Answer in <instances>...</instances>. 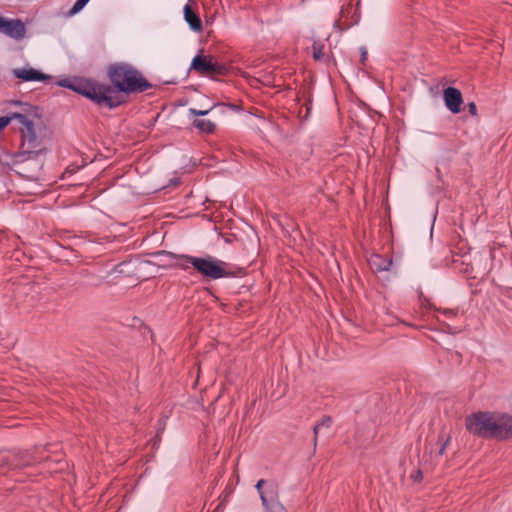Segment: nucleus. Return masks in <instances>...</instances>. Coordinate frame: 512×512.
Instances as JSON below:
<instances>
[{"mask_svg": "<svg viewBox=\"0 0 512 512\" xmlns=\"http://www.w3.org/2000/svg\"><path fill=\"white\" fill-rule=\"evenodd\" d=\"M15 104L20 106L21 110L1 116L0 131L8 126L12 120L18 121L23 126L21 129L23 155H27L26 159H33L39 154L45 153L44 149L39 148L40 141L35 131L34 121L31 118L35 115L37 108L19 101L15 102Z\"/></svg>", "mask_w": 512, "mask_h": 512, "instance_id": "f257e3e1", "label": "nucleus"}, {"mask_svg": "<svg viewBox=\"0 0 512 512\" xmlns=\"http://www.w3.org/2000/svg\"><path fill=\"white\" fill-rule=\"evenodd\" d=\"M107 75L112 84L110 87L123 102L125 100L120 93L127 95L142 93L153 87L137 68L126 62L110 64L107 69Z\"/></svg>", "mask_w": 512, "mask_h": 512, "instance_id": "f03ea898", "label": "nucleus"}, {"mask_svg": "<svg viewBox=\"0 0 512 512\" xmlns=\"http://www.w3.org/2000/svg\"><path fill=\"white\" fill-rule=\"evenodd\" d=\"M60 87L68 88L92 100L99 106L114 109L120 106L123 100L115 94L110 85L90 81H70L63 79L57 82Z\"/></svg>", "mask_w": 512, "mask_h": 512, "instance_id": "7ed1b4c3", "label": "nucleus"}, {"mask_svg": "<svg viewBox=\"0 0 512 512\" xmlns=\"http://www.w3.org/2000/svg\"><path fill=\"white\" fill-rule=\"evenodd\" d=\"M192 267L198 274L208 280H218L221 278H232L242 275L243 269L232 267L229 263L222 261L210 254L202 257L191 258Z\"/></svg>", "mask_w": 512, "mask_h": 512, "instance_id": "20e7f679", "label": "nucleus"}, {"mask_svg": "<svg viewBox=\"0 0 512 512\" xmlns=\"http://www.w3.org/2000/svg\"><path fill=\"white\" fill-rule=\"evenodd\" d=\"M495 412L478 411L465 418L466 430L477 437L492 439L494 427Z\"/></svg>", "mask_w": 512, "mask_h": 512, "instance_id": "39448f33", "label": "nucleus"}, {"mask_svg": "<svg viewBox=\"0 0 512 512\" xmlns=\"http://www.w3.org/2000/svg\"><path fill=\"white\" fill-rule=\"evenodd\" d=\"M43 457H36L31 452L25 451L13 456H0V467L8 466L12 470H21L26 467L35 465L40 462Z\"/></svg>", "mask_w": 512, "mask_h": 512, "instance_id": "423d86ee", "label": "nucleus"}, {"mask_svg": "<svg viewBox=\"0 0 512 512\" xmlns=\"http://www.w3.org/2000/svg\"><path fill=\"white\" fill-rule=\"evenodd\" d=\"M190 69L201 75H223L226 68L224 65L213 62L211 57L196 55L191 63Z\"/></svg>", "mask_w": 512, "mask_h": 512, "instance_id": "0eeeda50", "label": "nucleus"}, {"mask_svg": "<svg viewBox=\"0 0 512 512\" xmlns=\"http://www.w3.org/2000/svg\"><path fill=\"white\" fill-rule=\"evenodd\" d=\"M492 439L508 440L512 438V416L506 413L495 412Z\"/></svg>", "mask_w": 512, "mask_h": 512, "instance_id": "6e6552de", "label": "nucleus"}, {"mask_svg": "<svg viewBox=\"0 0 512 512\" xmlns=\"http://www.w3.org/2000/svg\"><path fill=\"white\" fill-rule=\"evenodd\" d=\"M0 32L12 39L20 40L25 36L26 28L19 19H6L0 16Z\"/></svg>", "mask_w": 512, "mask_h": 512, "instance_id": "1a4fd4ad", "label": "nucleus"}, {"mask_svg": "<svg viewBox=\"0 0 512 512\" xmlns=\"http://www.w3.org/2000/svg\"><path fill=\"white\" fill-rule=\"evenodd\" d=\"M261 503L264 507V512H287V509L279 499V487L270 485L269 489L262 495Z\"/></svg>", "mask_w": 512, "mask_h": 512, "instance_id": "9d476101", "label": "nucleus"}, {"mask_svg": "<svg viewBox=\"0 0 512 512\" xmlns=\"http://www.w3.org/2000/svg\"><path fill=\"white\" fill-rule=\"evenodd\" d=\"M443 99L446 108L453 114H457L461 110L463 103L462 93L455 87H447L443 91Z\"/></svg>", "mask_w": 512, "mask_h": 512, "instance_id": "9b49d317", "label": "nucleus"}, {"mask_svg": "<svg viewBox=\"0 0 512 512\" xmlns=\"http://www.w3.org/2000/svg\"><path fill=\"white\" fill-rule=\"evenodd\" d=\"M12 74L14 77L25 82L46 81L52 78L50 75L44 74L31 67L13 69Z\"/></svg>", "mask_w": 512, "mask_h": 512, "instance_id": "f8f14e48", "label": "nucleus"}, {"mask_svg": "<svg viewBox=\"0 0 512 512\" xmlns=\"http://www.w3.org/2000/svg\"><path fill=\"white\" fill-rule=\"evenodd\" d=\"M368 264L374 272H387L392 270L393 260L389 256L373 254L368 259Z\"/></svg>", "mask_w": 512, "mask_h": 512, "instance_id": "ddd939ff", "label": "nucleus"}, {"mask_svg": "<svg viewBox=\"0 0 512 512\" xmlns=\"http://www.w3.org/2000/svg\"><path fill=\"white\" fill-rule=\"evenodd\" d=\"M160 254H165L169 258L174 259L175 260V266H177L178 268H180L182 270H185V271H187L190 267H192V262L193 261L190 260V259L191 258H196V256H192V255L175 254L173 252H167V251H162V252H160Z\"/></svg>", "mask_w": 512, "mask_h": 512, "instance_id": "4468645a", "label": "nucleus"}, {"mask_svg": "<svg viewBox=\"0 0 512 512\" xmlns=\"http://www.w3.org/2000/svg\"><path fill=\"white\" fill-rule=\"evenodd\" d=\"M184 18L188 23L191 30L200 32L202 30V22L199 16L193 12L190 5L186 4L184 7Z\"/></svg>", "mask_w": 512, "mask_h": 512, "instance_id": "2eb2a0df", "label": "nucleus"}, {"mask_svg": "<svg viewBox=\"0 0 512 512\" xmlns=\"http://www.w3.org/2000/svg\"><path fill=\"white\" fill-rule=\"evenodd\" d=\"M194 128L198 129L201 133L212 134L215 131L216 124L208 119H195L192 122Z\"/></svg>", "mask_w": 512, "mask_h": 512, "instance_id": "dca6fc26", "label": "nucleus"}, {"mask_svg": "<svg viewBox=\"0 0 512 512\" xmlns=\"http://www.w3.org/2000/svg\"><path fill=\"white\" fill-rule=\"evenodd\" d=\"M332 425V418L330 416H323V418L321 419L320 422H318L314 427H313V432H314V439H313V442H314V446H316L317 444V437H318V431H319V428L320 427H326V428H329L331 427Z\"/></svg>", "mask_w": 512, "mask_h": 512, "instance_id": "f3484780", "label": "nucleus"}, {"mask_svg": "<svg viewBox=\"0 0 512 512\" xmlns=\"http://www.w3.org/2000/svg\"><path fill=\"white\" fill-rule=\"evenodd\" d=\"M270 485H273L275 487H279L278 484L275 481H266L264 479H260L256 485L255 488L259 493L260 500L262 501V495L269 489Z\"/></svg>", "mask_w": 512, "mask_h": 512, "instance_id": "a211bd4d", "label": "nucleus"}, {"mask_svg": "<svg viewBox=\"0 0 512 512\" xmlns=\"http://www.w3.org/2000/svg\"><path fill=\"white\" fill-rule=\"evenodd\" d=\"M90 0H77L69 10V15L73 16L79 13Z\"/></svg>", "mask_w": 512, "mask_h": 512, "instance_id": "6ab92c4d", "label": "nucleus"}, {"mask_svg": "<svg viewBox=\"0 0 512 512\" xmlns=\"http://www.w3.org/2000/svg\"><path fill=\"white\" fill-rule=\"evenodd\" d=\"M216 105L211 106L210 108L204 110H198L196 108H190L188 113L195 117L206 116Z\"/></svg>", "mask_w": 512, "mask_h": 512, "instance_id": "aec40b11", "label": "nucleus"}, {"mask_svg": "<svg viewBox=\"0 0 512 512\" xmlns=\"http://www.w3.org/2000/svg\"><path fill=\"white\" fill-rule=\"evenodd\" d=\"M313 58L315 60H321L323 58V53L321 48L313 46Z\"/></svg>", "mask_w": 512, "mask_h": 512, "instance_id": "412c9836", "label": "nucleus"}, {"mask_svg": "<svg viewBox=\"0 0 512 512\" xmlns=\"http://www.w3.org/2000/svg\"><path fill=\"white\" fill-rule=\"evenodd\" d=\"M450 440H451V437H447V439L443 442V444L441 445V447H440V449L438 451L439 455H443L444 454V452H445V450H446Z\"/></svg>", "mask_w": 512, "mask_h": 512, "instance_id": "4be33fe9", "label": "nucleus"}, {"mask_svg": "<svg viewBox=\"0 0 512 512\" xmlns=\"http://www.w3.org/2000/svg\"><path fill=\"white\" fill-rule=\"evenodd\" d=\"M468 110H469V113L472 115V116H475L477 115V106L474 102H470L468 104Z\"/></svg>", "mask_w": 512, "mask_h": 512, "instance_id": "5701e85b", "label": "nucleus"}, {"mask_svg": "<svg viewBox=\"0 0 512 512\" xmlns=\"http://www.w3.org/2000/svg\"><path fill=\"white\" fill-rule=\"evenodd\" d=\"M367 59V51L364 47H361V62L364 63Z\"/></svg>", "mask_w": 512, "mask_h": 512, "instance_id": "b1692460", "label": "nucleus"}, {"mask_svg": "<svg viewBox=\"0 0 512 512\" xmlns=\"http://www.w3.org/2000/svg\"><path fill=\"white\" fill-rule=\"evenodd\" d=\"M412 478L415 480V481H419L421 478H422V472L421 470H417L415 472V474L412 475Z\"/></svg>", "mask_w": 512, "mask_h": 512, "instance_id": "393cba45", "label": "nucleus"}, {"mask_svg": "<svg viewBox=\"0 0 512 512\" xmlns=\"http://www.w3.org/2000/svg\"><path fill=\"white\" fill-rule=\"evenodd\" d=\"M159 424H160V427H159V429H158V431H157V436H159V435H160V433L164 430V426H165V423H164V422H161V421H160V423H159Z\"/></svg>", "mask_w": 512, "mask_h": 512, "instance_id": "a878e982", "label": "nucleus"}, {"mask_svg": "<svg viewBox=\"0 0 512 512\" xmlns=\"http://www.w3.org/2000/svg\"><path fill=\"white\" fill-rule=\"evenodd\" d=\"M444 314H446L447 316H454L455 312L453 310L445 309Z\"/></svg>", "mask_w": 512, "mask_h": 512, "instance_id": "bb28decb", "label": "nucleus"}]
</instances>
